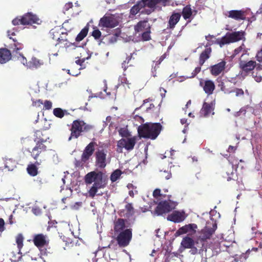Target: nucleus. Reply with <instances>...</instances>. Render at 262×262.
<instances>
[{"instance_id": "33", "label": "nucleus", "mask_w": 262, "mask_h": 262, "mask_svg": "<svg viewBox=\"0 0 262 262\" xmlns=\"http://www.w3.org/2000/svg\"><path fill=\"white\" fill-rule=\"evenodd\" d=\"M177 205L178 203L177 202L170 199L165 200V212H169L174 209Z\"/></svg>"}, {"instance_id": "57", "label": "nucleus", "mask_w": 262, "mask_h": 262, "mask_svg": "<svg viewBox=\"0 0 262 262\" xmlns=\"http://www.w3.org/2000/svg\"><path fill=\"white\" fill-rule=\"evenodd\" d=\"M43 104V102L42 100L41 99H38V100H36V101L33 102V105H35L38 107L40 106V105Z\"/></svg>"}, {"instance_id": "46", "label": "nucleus", "mask_w": 262, "mask_h": 262, "mask_svg": "<svg viewBox=\"0 0 262 262\" xmlns=\"http://www.w3.org/2000/svg\"><path fill=\"white\" fill-rule=\"evenodd\" d=\"M60 36L57 37V41H58V43H61L62 41H68V39L67 38V35H68L67 32L62 33L60 34Z\"/></svg>"}, {"instance_id": "1", "label": "nucleus", "mask_w": 262, "mask_h": 262, "mask_svg": "<svg viewBox=\"0 0 262 262\" xmlns=\"http://www.w3.org/2000/svg\"><path fill=\"white\" fill-rule=\"evenodd\" d=\"M86 184H94L88 191L89 196L93 199L96 195L101 196L103 193H98V189L105 187L106 183L103 180V173L101 171H93L88 173L84 177Z\"/></svg>"}, {"instance_id": "48", "label": "nucleus", "mask_w": 262, "mask_h": 262, "mask_svg": "<svg viewBox=\"0 0 262 262\" xmlns=\"http://www.w3.org/2000/svg\"><path fill=\"white\" fill-rule=\"evenodd\" d=\"M125 209L127 211V212L130 214V215H133L134 214V208L133 207V205L131 203H127L126 205H125Z\"/></svg>"}, {"instance_id": "16", "label": "nucleus", "mask_w": 262, "mask_h": 262, "mask_svg": "<svg viewBox=\"0 0 262 262\" xmlns=\"http://www.w3.org/2000/svg\"><path fill=\"white\" fill-rule=\"evenodd\" d=\"M257 66V63L255 61L250 60L246 61L244 60H240L239 62V67L243 71L246 73H248L254 69Z\"/></svg>"}, {"instance_id": "3", "label": "nucleus", "mask_w": 262, "mask_h": 262, "mask_svg": "<svg viewBox=\"0 0 262 262\" xmlns=\"http://www.w3.org/2000/svg\"><path fill=\"white\" fill-rule=\"evenodd\" d=\"M93 128L94 126L86 123L83 120H75L71 124V135L69 140L72 139H77L82 135L83 133L89 132Z\"/></svg>"}, {"instance_id": "8", "label": "nucleus", "mask_w": 262, "mask_h": 262, "mask_svg": "<svg viewBox=\"0 0 262 262\" xmlns=\"http://www.w3.org/2000/svg\"><path fill=\"white\" fill-rule=\"evenodd\" d=\"M119 25L117 18L112 14L104 15L99 21V26L104 28H113Z\"/></svg>"}, {"instance_id": "10", "label": "nucleus", "mask_w": 262, "mask_h": 262, "mask_svg": "<svg viewBox=\"0 0 262 262\" xmlns=\"http://www.w3.org/2000/svg\"><path fill=\"white\" fill-rule=\"evenodd\" d=\"M141 4L147 7V9L141 11L142 13L149 14L159 6L161 3H164V0H141L139 1Z\"/></svg>"}, {"instance_id": "58", "label": "nucleus", "mask_w": 262, "mask_h": 262, "mask_svg": "<svg viewBox=\"0 0 262 262\" xmlns=\"http://www.w3.org/2000/svg\"><path fill=\"white\" fill-rule=\"evenodd\" d=\"M121 34V30L120 29H117L116 30V32L115 34V36L112 37V38H111V40L112 41H116V37H118Z\"/></svg>"}, {"instance_id": "26", "label": "nucleus", "mask_w": 262, "mask_h": 262, "mask_svg": "<svg viewBox=\"0 0 262 262\" xmlns=\"http://www.w3.org/2000/svg\"><path fill=\"white\" fill-rule=\"evenodd\" d=\"M150 25L147 20L140 21L135 26L136 32H143L146 30H150Z\"/></svg>"}, {"instance_id": "36", "label": "nucleus", "mask_w": 262, "mask_h": 262, "mask_svg": "<svg viewBox=\"0 0 262 262\" xmlns=\"http://www.w3.org/2000/svg\"><path fill=\"white\" fill-rule=\"evenodd\" d=\"M13 41L14 42L13 44V50L12 51V54H13V58H14L15 57L16 55L18 53H20L19 52V51L21 50L23 48V45L20 42H18L16 39H13Z\"/></svg>"}, {"instance_id": "27", "label": "nucleus", "mask_w": 262, "mask_h": 262, "mask_svg": "<svg viewBox=\"0 0 262 262\" xmlns=\"http://www.w3.org/2000/svg\"><path fill=\"white\" fill-rule=\"evenodd\" d=\"M228 16L236 20H243L245 18V12L242 10L230 11Z\"/></svg>"}, {"instance_id": "42", "label": "nucleus", "mask_w": 262, "mask_h": 262, "mask_svg": "<svg viewBox=\"0 0 262 262\" xmlns=\"http://www.w3.org/2000/svg\"><path fill=\"white\" fill-rule=\"evenodd\" d=\"M150 30H146L144 32H143L142 34V39L143 41H148L149 40L150 38Z\"/></svg>"}, {"instance_id": "59", "label": "nucleus", "mask_w": 262, "mask_h": 262, "mask_svg": "<svg viewBox=\"0 0 262 262\" xmlns=\"http://www.w3.org/2000/svg\"><path fill=\"white\" fill-rule=\"evenodd\" d=\"M201 71V67H196L192 73V76L189 77V78L194 77L198 73H199Z\"/></svg>"}, {"instance_id": "51", "label": "nucleus", "mask_w": 262, "mask_h": 262, "mask_svg": "<svg viewBox=\"0 0 262 262\" xmlns=\"http://www.w3.org/2000/svg\"><path fill=\"white\" fill-rule=\"evenodd\" d=\"M88 161H83L82 157L81 156L80 160H76L75 162V165L76 167H83L84 164Z\"/></svg>"}, {"instance_id": "29", "label": "nucleus", "mask_w": 262, "mask_h": 262, "mask_svg": "<svg viewBox=\"0 0 262 262\" xmlns=\"http://www.w3.org/2000/svg\"><path fill=\"white\" fill-rule=\"evenodd\" d=\"M145 6L142 5L140 2H138L135 5H134L130 10V15L135 16L138 12H141L142 10H144L145 9H147Z\"/></svg>"}, {"instance_id": "53", "label": "nucleus", "mask_w": 262, "mask_h": 262, "mask_svg": "<svg viewBox=\"0 0 262 262\" xmlns=\"http://www.w3.org/2000/svg\"><path fill=\"white\" fill-rule=\"evenodd\" d=\"M36 183L39 185V186H42L43 184L47 183V181H46V179L45 178H41V177H38L37 178V179H36L35 180Z\"/></svg>"}, {"instance_id": "62", "label": "nucleus", "mask_w": 262, "mask_h": 262, "mask_svg": "<svg viewBox=\"0 0 262 262\" xmlns=\"http://www.w3.org/2000/svg\"><path fill=\"white\" fill-rule=\"evenodd\" d=\"M164 59V55H162L159 59L156 61L155 67L160 64Z\"/></svg>"}, {"instance_id": "25", "label": "nucleus", "mask_w": 262, "mask_h": 262, "mask_svg": "<svg viewBox=\"0 0 262 262\" xmlns=\"http://www.w3.org/2000/svg\"><path fill=\"white\" fill-rule=\"evenodd\" d=\"M225 64L226 62L223 61L212 66L211 68L212 75L217 76L221 74L224 70Z\"/></svg>"}, {"instance_id": "7", "label": "nucleus", "mask_w": 262, "mask_h": 262, "mask_svg": "<svg viewBox=\"0 0 262 262\" xmlns=\"http://www.w3.org/2000/svg\"><path fill=\"white\" fill-rule=\"evenodd\" d=\"M137 137L134 136L130 138H122L117 142V151L122 152V149L124 148L127 151L132 150L137 142Z\"/></svg>"}, {"instance_id": "47", "label": "nucleus", "mask_w": 262, "mask_h": 262, "mask_svg": "<svg viewBox=\"0 0 262 262\" xmlns=\"http://www.w3.org/2000/svg\"><path fill=\"white\" fill-rule=\"evenodd\" d=\"M119 133L121 137H125V138H128V137L130 135L129 132L127 129L124 128H121L119 130Z\"/></svg>"}, {"instance_id": "38", "label": "nucleus", "mask_w": 262, "mask_h": 262, "mask_svg": "<svg viewBox=\"0 0 262 262\" xmlns=\"http://www.w3.org/2000/svg\"><path fill=\"white\" fill-rule=\"evenodd\" d=\"M24 240V237L22 234L19 233V234H18L16 236L15 241H16V243L17 246V248L18 249V251H19L18 253H20V250H21V248L23 247Z\"/></svg>"}, {"instance_id": "31", "label": "nucleus", "mask_w": 262, "mask_h": 262, "mask_svg": "<svg viewBox=\"0 0 262 262\" xmlns=\"http://www.w3.org/2000/svg\"><path fill=\"white\" fill-rule=\"evenodd\" d=\"M194 241L188 236H185L181 242V246L184 248H192L194 245Z\"/></svg>"}, {"instance_id": "23", "label": "nucleus", "mask_w": 262, "mask_h": 262, "mask_svg": "<svg viewBox=\"0 0 262 262\" xmlns=\"http://www.w3.org/2000/svg\"><path fill=\"white\" fill-rule=\"evenodd\" d=\"M13 58V54L6 48L0 49V63H5Z\"/></svg>"}, {"instance_id": "18", "label": "nucleus", "mask_w": 262, "mask_h": 262, "mask_svg": "<svg viewBox=\"0 0 262 262\" xmlns=\"http://www.w3.org/2000/svg\"><path fill=\"white\" fill-rule=\"evenodd\" d=\"M47 150V147L42 143H36V145L32 149L31 156L36 160H37L39 155Z\"/></svg>"}, {"instance_id": "40", "label": "nucleus", "mask_w": 262, "mask_h": 262, "mask_svg": "<svg viewBox=\"0 0 262 262\" xmlns=\"http://www.w3.org/2000/svg\"><path fill=\"white\" fill-rule=\"evenodd\" d=\"M122 173L121 170L117 169L111 174L110 179L112 182L116 181Z\"/></svg>"}, {"instance_id": "15", "label": "nucleus", "mask_w": 262, "mask_h": 262, "mask_svg": "<svg viewBox=\"0 0 262 262\" xmlns=\"http://www.w3.org/2000/svg\"><path fill=\"white\" fill-rule=\"evenodd\" d=\"M96 145V142H91L86 146L81 155L83 161H88L90 159L95 151Z\"/></svg>"}, {"instance_id": "24", "label": "nucleus", "mask_w": 262, "mask_h": 262, "mask_svg": "<svg viewBox=\"0 0 262 262\" xmlns=\"http://www.w3.org/2000/svg\"><path fill=\"white\" fill-rule=\"evenodd\" d=\"M213 110V104L211 103V104H208L206 102H204L203 105V107L201 110L200 114L201 116L204 117H207L210 114L212 115L214 114V113L212 112Z\"/></svg>"}, {"instance_id": "44", "label": "nucleus", "mask_w": 262, "mask_h": 262, "mask_svg": "<svg viewBox=\"0 0 262 262\" xmlns=\"http://www.w3.org/2000/svg\"><path fill=\"white\" fill-rule=\"evenodd\" d=\"M15 55V57L13 58V59L17 58V59H19L23 64H27V59L24 56L23 54L18 53Z\"/></svg>"}, {"instance_id": "61", "label": "nucleus", "mask_w": 262, "mask_h": 262, "mask_svg": "<svg viewBox=\"0 0 262 262\" xmlns=\"http://www.w3.org/2000/svg\"><path fill=\"white\" fill-rule=\"evenodd\" d=\"M244 44L243 43L239 47L235 49L234 54L236 55V54H238L244 49Z\"/></svg>"}, {"instance_id": "4", "label": "nucleus", "mask_w": 262, "mask_h": 262, "mask_svg": "<svg viewBox=\"0 0 262 262\" xmlns=\"http://www.w3.org/2000/svg\"><path fill=\"white\" fill-rule=\"evenodd\" d=\"M42 21L39 17L36 14L31 12L26 13L23 16H17L12 21V24L14 26L40 25Z\"/></svg>"}, {"instance_id": "17", "label": "nucleus", "mask_w": 262, "mask_h": 262, "mask_svg": "<svg viewBox=\"0 0 262 262\" xmlns=\"http://www.w3.org/2000/svg\"><path fill=\"white\" fill-rule=\"evenodd\" d=\"M33 242L35 246L38 248H42L48 245L47 236L42 233L35 234L34 236Z\"/></svg>"}, {"instance_id": "64", "label": "nucleus", "mask_w": 262, "mask_h": 262, "mask_svg": "<svg viewBox=\"0 0 262 262\" xmlns=\"http://www.w3.org/2000/svg\"><path fill=\"white\" fill-rule=\"evenodd\" d=\"M255 68L256 70H262V65L259 63H257V66Z\"/></svg>"}, {"instance_id": "22", "label": "nucleus", "mask_w": 262, "mask_h": 262, "mask_svg": "<svg viewBox=\"0 0 262 262\" xmlns=\"http://www.w3.org/2000/svg\"><path fill=\"white\" fill-rule=\"evenodd\" d=\"M196 10H192L190 6H186L183 9L182 15L185 19H189V21L190 22L196 15Z\"/></svg>"}, {"instance_id": "63", "label": "nucleus", "mask_w": 262, "mask_h": 262, "mask_svg": "<svg viewBox=\"0 0 262 262\" xmlns=\"http://www.w3.org/2000/svg\"><path fill=\"white\" fill-rule=\"evenodd\" d=\"M7 33H8V36H9V38H10V39H13V38H12L11 37V35H12V36L15 35V32H12V31H10V30H8V31H7Z\"/></svg>"}, {"instance_id": "19", "label": "nucleus", "mask_w": 262, "mask_h": 262, "mask_svg": "<svg viewBox=\"0 0 262 262\" xmlns=\"http://www.w3.org/2000/svg\"><path fill=\"white\" fill-rule=\"evenodd\" d=\"M48 139L49 137L45 132V129L37 130L35 132L34 141L36 143H42V144H43Z\"/></svg>"}, {"instance_id": "12", "label": "nucleus", "mask_w": 262, "mask_h": 262, "mask_svg": "<svg viewBox=\"0 0 262 262\" xmlns=\"http://www.w3.org/2000/svg\"><path fill=\"white\" fill-rule=\"evenodd\" d=\"M149 208L152 214L162 215L164 214V200H154L150 203Z\"/></svg>"}, {"instance_id": "56", "label": "nucleus", "mask_w": 262, "mask_h": 262, "mask_svg": "<svg viewBox=\"0 0 262 262\" xmlns=\"http://www.w3.org/2000/svg\"><path fill=\"white\" fill-rule=\"evenodd\" d=\"M32 212L36 215H39L41 213V209L38 207H35L32 209Z\"/></svg>"}, {"instance_id": "2", "label": "nucleus", "mask_w": 262, "mask_h": 262, "mask_svg": "<svg viewBox=\"0 0 262 262\" xmlns=\"http://www.w3.org/2000/svg\"><path fill=\"white\" fill-rule=\"evenodd\" d=\"M162 125L160 123L147 122L139 125L137 130L140 138L155 140L160 133Z\"/></svg>"}, {"instance_id": "54", "label": "nucleus", "mask_w": 262, "mask_h": 262, "mask_svg": "<svg viewBox=\"0 0 262 262\" xmlns=\"http://www.w3.org/2000/svg\"><path fill=\"white\" fill-rule=\"evenodd\" d=\"M50 34L53 39L57 40V37H59V33L56 30L52 29L50 31Z\"/></svg>"}, {"instance_id": "50", "label": "nucleus", "mask_w": 262, "mask_h": 262, "mask_svg": "<svg viewBox=\"0 0 262 262\" xmlns=\"http://www.w3.org/2000/svg\"><path fill=\"white\" fill-rule=\"evenodd\" d=\"M92 35L95 39H98L101 36V32L98 29H95L92 33Z\"/></svg>"}, {"instance_id": "6", "label": "nucleus", "mask_w": 262, "mask_h": 262, "mask_svg": "<svg viewBox=\"0 0 262 262\" xmlns=\"http://www.w3.org/2000/svg\"><path fill=\"white\" fill-rule=\"evenodd\" d=\"M116 241L120 247L124 248L129 245L133 236L132 229H126L123 232L116 234Z\"/></svg>"}, {"instance_id": "34", "label": "nucleus", "mask_w": 262, "mask_h": 262, "mask_svg": "<svg viewBox=\"0 0 262 262\" xmlns=\"http://www.w3.org/2000/svg\"><path fill=\"white\" fill-rule=\"evenodd\" d=\"M211 52L210 48H207L204 51H203L200 56V64H203L205 60L209 58V55Z\"/></svg>"}, {"instance_id": "11", "label": "nucleus", "mask_w": 262, "mask_h": 262, "mask_svg": "<svg viewBox=\"0 0 262 262\" xmlns=\"http://www.w3.org/2000/svg\"><path fill=\"white\" fill-rule=\"evenodd\" d=\"M216 228L217 226L215 222H213L211 228L207 224L206 226L200 232L198 239L201 241H205L207 239H209L214 233Z\"/></svg>"}, {"instance_id": "35", "label": "nucleus", "mask_w": 262, "mask_h": 262, "mask_svg": "<svg viewBox=\"0 0 262 262\" xmlns=\"http://www.w3.org/2000/svg\"><path fill=\"white\" fill-rule=\"evenodd\" d=\"M89 29V25L85 26L77 35L75 38V40L79 42L83 40L84 38L87 35Z\"/></svg>"}, {"instance_id": "30", "label": "nucleus", "mask_w": 262, "mask_h": 262, "mask_svg": "<svg viewBox=\"0 0 262 262\" xmlns=\"http://www.w3.org/2000/svg\"><path fill=\"white\" fill-rule=\"evenodd\" d=\"M43 62L36 57H32L27 66L30 69L38 68L43 65Z\"/></svg>"}, {"instance_id": "28", "label": "nucleus", "mask_w": 262, "mask_h": 262, "mask_svg": "<svg viewBox=\"0 0 262 262\" xmlns=\"http://www.w3.org/2000/svg\"><path fill=\"white\" fill-rule=\"evenodd\" d=\"M41 163V161H36L35 164H31L29 165L27 168L28 173L32 177L37 176L38 174V168L36 166L39 165Z\"/></svg>"}, {"instance_id": "49", "label": "nucleus", "mask_w": 262, "mask_h": 262, "mask_svg": "<svg viewBox=\"0 0 262 262\" xmlns=\"http://www.w3.org/2000/svg\"><path fill=\"white\" fill-rule=\"evenodd\" d=\"M43 108L44 110H49L52 108V102L50 100H45L43 102Z\"/></svg>"}, {"instance_id": "43", "label": "nucleus", "mask_w": 262, "mask_h": 262, "mask_svg": "<svg viewBox=\"0 0 262 262\" xmlns=\"http://www.w3.org/2000/svg\"><path fill=\"white\" fill-rule=\"evenodd\" d=\"M162 196V194L161 193V190L160 189L157 188L156 189L154 192H153V196L155 199L154 200H162L161 198Z\"/></svg>"}, {"instance_id": "45", "label": "nucleus", "mask_w": 262, "mask_h": 262, "mask_svg": "<svg viewBox=\"0 0 262 262\" xmlns=\"http://www.w3.org/2000/svg\"><path fill=\"white\" fill-rule=\"evenodd\" d=\"M252 77L257 82H260L262 80L261 75L258 72H253L252 74Z\"/></svg>"}, {"instance_id": "37", "label": "nucleus", "mask_w": 262, "mask_h": 262, "mask_svg": "<svg viewBox=\"0 0 262 262\" xmlns=\"http://www.w3.org/2000/svg\"><path fill=\"white\" fill-rule=\"evenodd\" d=\"M17 163L15 160L12 159H6L5 163V167L9 171H12L16 167Z\"/></svg>"}, {"instance_id": "41", "label": "nucleus", "mask_w": 262, "mask_h": 262, "mask_svg": "<svg viewBox=\"0 0 262 262\" xmlns=\"http://www.w3.org/2000/svg\"><path fill=\"white\" fill-rule=\"evenodd\" d=\"M231 93H235L236 97H241L244 95V92L242 89L235 88L230 91H225V93L229 94Z\"/></svg>"}, {"instance_id": "20", "label": "nucleus", "mask_w": 262, "mask_h": 262, "mask_svg": "<svg viewBox=\"0 0 262 262\" xmlns=\"http://www.w3.org/2000/svg\"><path fill=\"white\" fill-rule=\"evenodd\" d=\"M125 220L123 219L119 218L114 222V231L115 234H117L125 230Z\"/></svg>"}, {"instance_id": "55", "label": "nucleus", "mask_w": 262, "mask_h": 262, "mask_svg": "<svg viewBox=\"0 0 262 262\" xmlns=\"http://www.w3.org/2000/svg\"><path fill=\"white\" fill-rule=\"evenodd\" d=\"M73 7V4L71 2L66 3L63 8V12L66 13L70 8Z\"/></svg>"}, {"instance_id": "60", "label": "nucleus", "mask_w": 262, "mask_h": 262, "mask_svg": "<svg viewBox=\"0 0 262 262\" xmlns=\"http://www.w3.org/2000/svg\"><path fill=\"white\" fill-rule=\"evenodd\" d=\"M5 222L3 219H0V232H2L4 230L5 227Z\"/></svg>"}, {"instance_id": "32", "label": "nucleus", "mask_w": 262, "mask_h": 262, "mask_svg": "<svg viewBox=\"0 0 262 262\" xmlns=\"http://www.w3.org/2000/svg\"><path fill=\"white\" fill-rule=\"evenodd\" d=\"M181 15L179 13H174L170 17L168 27L170 29H172L174 27L175 25L179 21Z\"/></svg>"}, {"instance_id": "21", "label": "nucleus", "mask_w": 262, "mask_h": 262, "mask_svg": "<svg viewBox=\"0 0 262 262\" xmlns=\"http://www.w3.org/2000/svg\"><path fill=\"white\" fill-rule=\"evenodd\" d=\"M200 84L203 88L205 92L208 95L212 94L215 89L213 82L210 80H206L204 82L201 80L200 82Z\"/></svg>"}, {"instance_id": "52", "label": "nucleus", "mask_w": 262, "mask_h": 262, "mask_svg": "<svg viewBox=\"0 0 262 262\" xmlns=\"http://www.w3.org/2000/svg\"><path fill=\"white\" fill-rule=\"evenodd\" d=\"M132 59V56H128L126 57V60L123 61L122 63V68H123L124 70H126L127 68L128 67L127 64L129 62V61Z\"/></svg>"}, {"instance_id": "39", "label": "nucleus", "mask_w": 262, "mask_h": 262, "mask_svg": "<svg viewBox=\"0 0 262 262\" xmlns=\"http://www.w3.org/2000/svg\"><path fill=\"white\" fill-rule=\"evenodd\" d=\"M66 113V110H63L59 107L54 108L53 111L54 115L59 118H63Z\"/></svg>"}, {"instance_id": "5", "label": "nucleus", "mask_w": 262, "mask_h": 262, "mask_svg": "<svg viewBox=\"0 0 262 262\" xmlns=\"http://www.w3.org/2000/svg\"><path fill=\"white\" fill-rule=\"evenodd\" d=\"M245 39V32L237 31L226 33L224 37L221 39H219L217 42L220 47H222L226 44L237 42Z\"/></svg>"}, {"instance_id": "13", "label": "nucleus", "mask_w": 262, "mask_h": 262, "mask_svg": "<svg viewBox=\"0 0 262 262\" xmlns=\"http://www.w3.org/2000/svg\"><path fill=\"white\" fill-rule=\"evenodd\" d=\"M187 217V214L184 210L174 211L167 216L168 221L179 223L184 221Z\"/></svg>"}, {"instance_id": "9", "label": "nucleus", "mask_w": 262, "mask_h": 262, "mask_svg": "<svg viewBox=\"0 0 262 262\" xmlns=\"http://www.w3.org/2000/svg\"><path fill=\"white\" fill-rule=\"evenodd\" d=\"M95 165L99 168H104L106 167L107 150L104 149H98L95 153Z\"/></svg>"}, {"instance_id": "14", "label": "nucleus", "mask_w": 262, "mask_h": 262, "mask_svg": "<svg viewBox=\"0 0 262 262\" xmlns=\"http://www.w3.org/2000/svg\"><path fill=\"white\" fill-rule=\"evenodd\" d=\"M198 226L195 224L186 225L178 229L176 234L177 235L188 233L189 235H192L196 233Z\"/></svg>"}]
</instances>
